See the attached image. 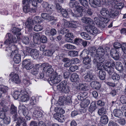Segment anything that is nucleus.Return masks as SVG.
Masks as SVG:
<instances>
[{
	"label": "nucleus",
	"instance_id": "nucleus-1",
	"mask_svg": "<svg viewBox=\"0 0 126 126\" xmlns=\"http://www.w3.org/2000/svg\"><path fill=\"white\" fill-rule=\"evenodd\" d=\"M16 36L17 37V40L15 36H13L10 33H7L6 35V37L8 38V39L6 40L4 42V43H1L0 44V47L1 48L2 46L5 47L7 45L9 46H11V45H13L11 44L15 43L17 41H19L22 40L24 36L20 32H19L16 34Z\"/></svg>",
	"mask_w": 126,
	"mask_h": 126
},
{
	"label": "nucleus",
	"instance_id": "nucleus-2",
	"mask_svg": "<svg viewBox=\"0 0 126 126\" xmlns=\"http://www.w3.org/2000/svg\"><path fill=\"white\" fill-rule=\"evenodd\" d=\"M5 51L9 53V55L12 56L14 55L13 61L16 63H19L21 61V55L18 53L16 46L14 45L6 47Z\"/></svg>",
	"mask_w": 126,
	"mask_h": 126
},
{
	"label": "nucleus",
	"instance_id": "nucleus-3",
	"mask_svg": "<svg viewBox=\"0 0 126 126\" xmlns=\"http://www.w3.org/2000/svg\"><path fill=\"white\" fill-rule=\"evenodd\" d=\"M40 19V17L36 16L34 18L33 20V21L32 18H29L26 21L25 24L26 27L28 29V31H30L32 30V25L34 22L35 23L40 22L41 21Z\"/></svg>",
	"mask_w": 126,
	"mask_h": 126
},
{
	"label": "nucleus",
	"instance_id": "nucleus-4",
	"mask_svg": "<svg viewBox=\"0 0 126 126\" xmlns=\"http://www.w3.org/2000/svg\"><path fill=\"white\" fill-rule=\"evenodd\" d=\"M41 66L43 67V71H45L46 76L48 77L55 74L54 70L52 68L51 65L47 63H43Z\"/></svg>",
	"mask_w": 126,
	"mask_h": 126
},
{
	"label": "nucleus",
	"instance_id": "nucleus-5",
	"mask_svg": "<svg viewBox=\"0 0 126 126\" xmlns=\"http://www.w3.org/2000/svg\"><path fill=\"white\" fill-rule=\"evenodd\" d=\"M58 104L59 105L58 107V111L60 114V116L57 117V118H55V119L57 120L58 121L61 122H62L63 121V109H62L63 105V97L61 96L59 98L58 102Z\"/></svg>",
	"mask_w": 126,
	"mask_h": 126
},
{
	"label": "nucleus",
	"instance_id": "nucleus-6",
	"mask_svg": "<svg viewBox=\"0 0 126 126\" xmlns=\"http://www.w3.org/2000/svg\"><path fill=\"white\" fill-rule=\"evenodd\" d=\"M94 56V58L93 61V63L94 64L97 66L98 69L101 70L104 68L103 65L100 63H102L105 60V58H103L101 57H99L95 54Z\"/></svg>",
	"mask_w": 126,
	"mask_h": 126
},
{
	"label": "nucleus",
	"instance_id": "nucleus-7",
	"mask_svg": "<svg viewBox=\"0 0 126 126\" xmlns=\"http://www.w3.org/2000/svg\"><path fill=\"white\" fill-rule=\"evenodd\" d=\"M21 95L19 97L20 101L22 102H25L28 101L29 99V96L28 93L25 89L21 90Z\"/></svg>",
	"mask_w": 126,
	"mask_h": 126
},
{
	"label": "nucleus",
	"instance_id": "nucleus-8",
	"mask_svg": "<svg viewBox=\"0 0 126 126\" xmlns=\"http://www.w3.org/2000/svg\"><path fill=\"white\" fill-rule=\"evenodd\" d=\"M62 76L60 75L58 76L56 73L51 75L50 78L51 84H57L62 79Z\"/></svg>",
	"mask_w": 126,
	"mask_h": 126
},
{
	"label": "nucleus",
	"instance_id": "nucleus-9",
	"mask_svg": "<svg viewBox=\"0 0 126 126\" xmlns=\"http://www.w3.org/2000/svg\"><path fill=\"white\" fill-rule=\"evenodd\" d=\"M32 0H23L22 3L23 4V10L24 12L26 13L30 11V9L29 4Z\"/></svg>",
	"mask_w": 126,
	"mask_h": 126
},
{
	"label": "nucleus",
	"instance_id": "nucleus-10",
	"mask_svg": "<svg viewBox=\"0 0 126 126\" xmlns=\"http://www.w3.org/2000/svg\"><path fill=\"white\" fill-rule=\"evenodd\" d=\"M9 80L16 83H19L20 82L19 77L18 74L14 73H12L9 75Z\"/></svg>",
	"mask_w": 126,
	"mask_h": 126
},
{
	"label": "nucleus",
	"instance_id": "nucleus-11",
	"mask_svg": "<svg viewBox=\"0 0 126 126\" xmlns=\"http://www.w3.org/2000/svg\"><path fill=\"white\" fill-rule=\"evenodd\" d=\"M96 55L104 58V56L106 55V51L102 46L99 47L96 51Z\"/></svg>",
	"mask_w": 126,
	"mask_h": 126
},
{
	"label": "nucleus",
	"instance_id": "nucleus-12",
	"mask_svg": "<svg viewBox=\"0 0 126 126\" xmlns=\"http://www.w3.org/2000/svg\"><path fill=\"white\" fill-rule=\"evenodd\" d=\"M22 64L27 70H30L33 66V65L29 60H25L22 62Z\"/></svg>",
	"mask_w": 126,
	"mask_h": 126
},
{
	"label": "nucleus",
	"instance_id": "nucleus-13",
	"mask_svg": "<svg viewBox=\"0 0 126 126\" xmlns=\"http://www.w3.org/2000/svg\"><path fill=\"white\" fill-rule=\"evenodd\" d=\"M110 55L114 59L118 60L119 55L118 52L115 48L111 49L110 52Z\"/></svg>",
	"mask_w": 126,
	"mask_h": 126
},
{
	"label": "nucleus",
	"instance_id": "nucleus-14",
	"mask_svg": "<svg viewBox=\"0 0 126 126\" xmlns=\"http://www.w3.org/2000/svg\"><path fill=\"white\" fill-rule=\"evenodd\" d=\"M87 32L93 35H95L98 32V29L94 26H90L86 29Z\"/></svg>",
	"mask_w": 126,
	"mask_h": 126
},
{
	"label": "nucleus",
	"instance_id": "nucleus-15",
	"mask_svg": "<svg viewBox=\"0 0 126 126\" xmlns=\"http://www.w3.org/2000/svg\"><path fill=\"white\" fill-rule=\"evenodd\" d=\"M95 76L90 72H87V75L85 76V81L89 82L91 80H94L95 79Z\"/></svg>",
	"mask_w": 126,
	"mask_h": 126
},
{
	"label": "nucleus",
	"instance_id": "nucleus-16",
	"mask_svg": "<svg viewBox=\"0 0 126 126\" xmlns=\"http://www.w3.org/2000/svg\"><path fill=\"white\" fill-rule=\"evenodd\" d=\"M89 4L92 7H96V6L100 7L101 5L100 0H89Z\"/></svg>",
	"mask_w": 126,
	"mask_h": 126
},
{
	"label": "nucleus",
	"instance_id": "nucleus-17",
	"mask_svg": "<svg viewBox=\"0 0 126 126\" xmlns=\"http://www.w3.org/2000/svg\"><path fill=\"white\" fill-rule=\"evenodd\" d=\"M81 20L82 22L88 24L90 26H92L94 23L93 20L91 18L88 17H82Z\"/></svg>",
	"mask_w": 126,
	"mask_h": 126
},
{
	"label": "nucleus",
	"instance_id": "nucleus-18",
	"mask_svg": "<svg viewBox=\"0 0 126 126\" xmlns=\"http://www.w3.org/2000/svg\"><path fill=\"white\" fill-rule=\"evenodd\" d=\"M101 19V16L99 17H95L94 18V21L99 27L104 28L105 27V24L102 23Z\"/></svg>",
	"mask_w": 126,
	"mask_h": 126
},
{
	"label": "nucleus",
	"instance_id": "nucleus-19",
	"mask_svg": "<svg viewBox=\"0 0 126 126\" xmlns=\"http://www.w3.org/2000/svg\"><path fill=\"white\" fill-rule=\"evenodd\" d=\"M119 15V12L118 10H112L110 12L109 16L112 18H117Z\"/></svg>",
	"mask_w": 126,
	"mask_h": 126
},
{
	"label": "nucleus",
	"instance_id": "nucleus-20",
	"mask_svg": "<svg viewBox=\"0 0 126 126\" xmlns=\"http://www.w3.org/2000/svg\"><path fill=\"white\" fill-rule=\"evenodd\" d=\"M41 16L44 19H47L49 21L53 20L54 19V17L53 16H50L48 14L45 13H42Z\"/></svg>",
	"mask_w": 126,
	"mask_h": 126
},
{
	"label": "nucleus",
	"instance_id": "nucleus-21",
	"mask_svg": "<svg viewBox=\"0 0 126 126\" xmlns=\"http://www.w3.org/2000/svg\"><path fill=\"white\" fill-rule=\"evenodd\" d=\"M0 105L3 111L7 112L9 110V108L7 106V104L5 101H2L0 103Z\"/></svg>",
	"mask_w": 126,
	"mask_h": 126
},
{
	"label": "nucleus",
	"instance_id": "nucleus-22",
	"mask_svg": "<svg viewBox=\"0 0 126 126\" xmlns=\"http://www.w3.org/2000/svg\"><path fill=\"white\" fill-rule=\"evenodd\" d=\"M30 54L32 57L34 59H37L39 56L38 51L36 49H32L30 52Z\"/></svg>",
	"mask_w": 126,
	"mask_h": 126
},
{
	"label": "nucleus",
	"instance_id": "nucleus-23",
	"mask_svg": "<svg viewBox=\"0 0 126 126\" xmlns=\"http://www.w3.org/2000/svg\"><path fill=\"white\" fill-rule=\"evenodd\" d=\"M79 79V75L77 73H73L70 77V80L72 82H75Z\"/></svg>",
	"mask_w": 126,
	"mask_h": 126
},
{
	"label": "nucleus",
	"instance_id": "nucleus-24",
	"mask_svg": "<svg viewBox=\"0 0 126 126\" xmlns=\"http://www.w3.org/2000/svg\"><path fill=\"white\" fill-rule=\"evenodd\" d=\"M113 113L115 117L118 118H120L123 114L122 111L118 109H114L113 111Z\"/></svg>",
	"mask_w": 126,
	"mask_h": 126
},
{
	"label": "nucleus",
	"instance_id": "nucleus-25",
	"mask_svg": "<svg viewBox=\"0 0 126 126\" xmlns=\"http://www.w3.org/2000/svg\"><path fill=\"white\" fill-rule=\"evenodd\" d=\"M100 12L101 15L104 16H107L109 15L110 12L108 11L107 9L105 8L101 9Z\"/></svg>",
	"mask_w": 126,
	"mask_h": 126
},
{
	"label": "nucleus",
	"instance_id": "nucleus-26",
	"mask_svg": "<svg viewBox=\"0 0 126 126\" xmlns=\"http://www.w3.org/2000/svg\"><path fill=\"white\" fill-rule=\"evenodd\" d=\"M42 64H36L35 65V67L33 68L32 69L31 71V73L33 75H36L38 73V71L39 70V68L40 67V66H41Z\"/></svg>",
	"mask_w": 126,
	"mask_h": 126
},
{
	"label": "nucleus",
	"instance_id": "nucleus-27",
	"mask_svg": "<svg viewBox=\"0 0 126 126\" xmlns=\"http://www.w3.org/2000/svg\"><path fill=\"white\" fill-rule=\"evenodd\" d=\"M96 108V107L95 102H93L91 104L89 108V110L91 113H92L95 111Z\"/></svg>",
	"mask_w": 126,
	"mask_h": 126
},
{
	"label": "nucleus",
	"instance_id": "nucleus-28",
	"mask_svg": "<svg viewBox=\"0 0 126 126\" xmlns=\"http://www.w3.org/2000/svg\"><path fill=\"white\" fill-rule=\"evenodd\" d=\"M108 121V118L106 115H103L101 117L100 122L102 124L104 125L107 124Z\"/></svg>",
	"mask_w": 126,
	"mask_h": 126
},
{
	"label": "nucleus",
	"instance_id": "nucleus-29",
	"mask_svg": "<svg viewBox=\"0 0 126 126\" xmlns=\"http://www.w3.org/2000/svg\"><path fill=\"white\" fill-rule=\"evenodd\" d=\"M42 115V113L40 111L35 110L33 112V116L36 118L41 117Z\"/></svg>",
	"mask_w": 126,
	"mask_h": 126
},
{
	"label": "nucleus",
	"instance_id": "nucleus-30",
	"mask_svg": "<svg viewBox=\"0 0 126 126\" xmlns=\"http://www.w3.org/2000/svg\"><path fill=\"white\" fill-rule=\"evenodd\" d=\"M71 98L70 97L64 95L63 96V104H68L71 102Z\"/></svg>",
	"mask_w": 126,
	"mask_h": 126
},
{
	"label": "nucleus",
	"instance_id": "nucleus-31",
	"mask_svg": "<svg viewBox=\"0 0 126 126\" xmlns=\"http://www.w3.org/2000/svg\"><path fill=\"white\" fill-rule=\"evenodd\" d=\"M88 55V52L87 50L84 49L81 52L79 56L81 57L83 59L87 57V56H89Z\"/></svg>",
	"mask_w": 126,
	"mask_h": 126
},
{
	"label": "nucleus",
	"instance_id": "nucleus-32",
	"mask_svg": "<svg viewBox=\"0 0 126 126\" xmlns=\"http://www.w3.org/2000/svg\"><path fill=\"white\" fill-rule=\"evenodd\" d=\"M63 62L65 63L64 66L65 67H68L71 65V61L68 58H63Z\"/></svg>",
	"mask_w": 126,
	"mask_h": 126
},
{
	"label": "nucleus",
	"instance_id": "nucleus-33",
	"mask_svg": "<svg viewBox=\"0 0 126 126\" xmlns=\"http://www.w3.org/2000/svg\"><path fill=\"white\" fill-rule=\"evenodd\" d=\"M80 34L81 37L85 39L89 40L91 39V37L88 33L85 32H81Z\"/></svg>",
	"mask_w": 126,
	"mask_h": 126
},
{
	"label": "nucleus",
	"instance_id": "nucleus-34",
	"mask_svg": "<svg viewBox=\"0 0 126 126\" xmlns=\"http://www.w3.org/2000/svg\"><path fill=\"white\" fill-rule=\"evenodd\" d=\"M17 122L20 123L21 124V126H26L27 124L26 123L25 119L24 118V117H20L18 119Z\"/></svg>",
	"mask_w": 126,
	"mask_h": 126
},
{
	"label": "nucleus",
	"instance_id": "nucleus-35",
	"mask_svg": "<svg viewBox=\"0 0 126 126\" xmlns=\"http://www.w3.org/2000/svg\"><path fill=\"white\" fill-rule=\"evenodd\" d=\"M100 70L99 72V78L102 80H104L105 79L106 73L105 72L102 70Z\"/></svg>",
	"mask_w": 126,
	"mask_h": 126
},
{
	"label": "nucleus",
	"instance_id": "nucleus-36",
	"mask_svg": "<svg viewBox=\"0 0 126 126\" xmlns=\"http://www.w3.org/2000/svg\"><path fill=\"white\" fill-rule=\"evenodd\" d=\"M115 68L118 71H121L123 69V66L122 63L120 62H116Z\"/></svg>",
	"mask_w": 126,
	"mask_h": 126
},
{
	"label": "nucleus",
	"instance_id": "nucleus-37",
	"mask_svg": "<svg viewBox=\"0 0 126 126\" xmlns=\"http://www.w3.org/2000/svg\"><path fill=\"white\" fill-rule=\"evenodd\" d=\"M107 112L106 109L103 107L99 109L98 111V114L100 116L106 114Z\"/></svg>",
	"mask_w": 126,
	"mask_h": 126
},
{
	"label": "nucleus",
	"instance_id": "nucleus-38",
	"mask_svg": "<svg viewBox=\"0 0 126 126\" xmlns=\"http://www.w3.org/2000/svg\"><path fill=\"white\" fill-rule=\"evenodd\" d=\"M105 69L110 75H111L113 74L114 73V68H111V67H106Z\"/></svg>",
	"mask_w": 126,
	"mask_h": 126
},
{
	"label": "nucleus",
	"instance_id": "nucleus-39",
	"mask_svg": "<svg viewBox=\"0 0 126 126\" xmlns=\"http://www.w3.org/2000/svg\"><path fill=\"white\" fill-rule=\"evenodd\" d=\"M21 91L19 92L17 90H15L13 93V95L15 99H17L18 98L19 96L21 95Z\"/></svg>",
	"mask_w": 126,
	"mask_h": 126
},
{
	"label": "nucleus",
	"instance_id": "nucleus-40",
	"mask_svg": "<svg viewBox=\"0 0 126 126\" xmlns=\"http://www.w3.org/2000/svg\"><path fill=\"white\" fill-rule=\"evenodd\" d=\"M86 93L85 92L83 93H80L78 94L77 97L78 99L80 100H84V97H85Z\"/></svg>",
	"mask_w": 126,
	"mask_h": 126
},
{
	"label": "nucleus",
	"instance_id": "nucleus-41",
	"mask_svg": "<svg viewBox=\"0 0 126 126\" xmlns=\"http://www.w3.org/2000/svg\"><path fill=\"white\" fill-rule=\"evenodd\" d=\"M112 78L114 81H118L120 79V76L118 74L116 73H114L112 77Z\"/></svg>",
	"mask_w": 126,
	"mask_h": 126
},
{
	"label": "nucleus",
	"instance_id": "nucleus-42",
	"mask_svg": "<svg viewBox=\"0 0 126 126\" xmlns=\"http://www.w3.org/2000/svg\"><path fill=\"white\" fill-rule=\"evenodd\" d=\"M80 4L86 8L88 9L89 8V6L88 2L87 0H84L81 1L79 2Z\"/></svg>",
	"mask_w": 126,
	"mask_h": 126
},
{
	"label": "nucleus",
	"instance_id": "nucleus-43",
	"mask_svg": "<svg viewBox=\"0 0 126 126\" xmlns=\"http://www.w3.org/2000/svg\"><path fill=\"white\" fill-rule=\"evenodd\" d=\"M67 83L66 81H63V92L67 93L69 92V90L68 86L66 85Z\"/></svg>",
	"mask_w": 126,
	"mask_h": 126
},
{
	"label": "nucleus",
	"instance_id": "nucleus-44",
	"mask_svg": "<svg viewBox=\"0 0 126 126\" xmlns=\"http://www.w3.org/2000/svg\"><path fill=\"white\" fill-rule=\"evenodd\" d=\"M70 27L73 28H76L79 26L78 22L77 21H72L70 23Z\"/></svg>",
	"mask_w": 126,
	"mask_h": 126
},
{
	"label": "nucleus",
	"instance_id": "nucleus-45",
	"mask_svg": "<svg viewBox=\"0 0 126 126\" xmlns=\"http://www.w3.org/2000/svg\"><path fill=\"white\" fill-rule=\"evenodd\" d=\"M69 55L72 57H74L78 56V52L77 51L75 50L70 51L68 52Z\"/></svg>",
	"mask_w": 126,
	"mask_h": 126
},
{
	"label": "nucleus",
	"instance_id": "nucleus-46",
	"mask_svg": "<svg viewBox=\"0 0 126 126\" xmlns=\"http://www.w3.org/2000/svg\"><path fill=\"white\" fill-rule=\"evenodd\" d=\"M90 103V101L89 99H85L82 102L81 105L84 108H85L87 107Z\"/></svg>",
	"mask_w": 126,
	"mask_h": 126
},
{
	"label": "nucleus",
	"instance_id": "nucleus-47",
	"mask_svg": "<svg viewBox=\"0 0 126 126\" xmlns=\"http://www.w3.org/2000/svg\"><path fill=\"white\" fill-rule=\"evenodd\" d=\"M26 77L25 76L23 80V82L24 84L26 86H28L31 84L29 80V79L28 77L26 78Z\"/></svg>",
	"mask_w": 126,
	"mask_h": 126
},
{
	"label": "nucleus",
	"instance_id": "nucleus-48",
	"mask_svg": "<svg viewBox=\"0 0 126 126\" xmlns=\"http://www.w3.org/2000/svg\"><path fill=\"white\" fill-rule=\"evenodd\" d=\"M43 29V26L37 24L34 26V30L36 32H38L41 31Z\"/></svg>",
	"mask_w": 126,
	"mask_h": 126
},
{
	"label": "nucleus",
	"instance_id": "nucleus-49",
	"mask_svg": "<svg viewBox=\"0 0 126 126\" xmlns=\"http://www.w3.org/2000/svg\"><path fill=\"white\" fill-rule=\"evenodd\" d=\"M10 111L11 113L12 114L17 113V108L13 105H11Z\"/></svg>",
	"mask_w": 126,
	"mask_h": 126
},
{
	"label": "nucleus",
	"instance_id": "nucleus-50",
	"mask_svg": "<svg viewBox=\"0 0 126 126\" xmlns=\"http://www.w3.org/2000/svg\"><path fill=\"white\" fill-rule=\"evenodd\" d=\"M70 14L74 17H77L80 16H81L80 15L79 13L76 11H74L73 12L71 11Z\"/></svg>",
	"mask_w": 126,
	"mask_h": 126
},
{
	"label": "nucleus",
	"instance_id": "nucleus-51",
	"mask_svg": "<svg viewBox=\"0 0 126 126\" xmlns=\"http://www.w3.org/2000/svg\"><path fill=\"white\" fill-rule=\"evenodd\" d=\"M38 101L36 100V98L34 96H32L30 100V104L32 105L36 104L37 102Z\"/></svg>",
	"mask_w": 126,
	"mask_h": 126
},
{
	"label": "nucleus",
	"instance_id": "nucleus-52",
	"mask_svg": "<svg viewBox=\"0 0 126 126\" xmlns=\"http://www.w3.org/2000/svg\"><path fill=\"white\" fill-rule=\"evenodd\" d=\"M8 89V87L3 85H0V91L3 93H5Z\"/></svg>",
	"mask_w": 126,
	"mask_h": 126
},
{
	"label": "nucleus",
	"instance_id": "nucleus-53",
	"mask_svg": "<svg viewBox=\"0 0 126 126\" xmlns=\"http://www.w3.org/2000/svg\"><path fill=\"white\" fill-rule=\"evenodd\" d=\"M116 122H117L121 125H125L126 123V121L125 119L123 118H122L119 119H117L115 120Z\"/></svg>",
	"mask_w": 126,
	"mask_h": 126
},
{
	"label": "nucleus",
	"instance_id": "nucleus-54",
	"mask_svg": "<svg viewBox=\"0 0 126 126\" xmlns=\"http://www.w3.org/2000/svg\"><path fill=\"white\" fill-rule=\"evenodd\" d=\"M54 52V50H47L46 51L45 54V55L48 56H50L52 55Z\"/></svg>",
	"mask_w": 126,
	"mask_h": 126
},
{
	"label": "nucleus",
	"instance_id": "nucleus-55",
	"mask_svg": "<svg viewBox=\"0 0 126 126\" xmlns=\"http://www.w3.org/2000/svg\"><path fill=\"white\" fill-rule=\"evenodd\" d=\"M76 1L75 0H70L69 4L70 7L74 8L76 6Z\"/></svg>",
	"mask_w": 126,
	"mask_h": 126
},
{
	"label": "nucleus",
	"instance_id": "nucleus-56",
	"mask_svg": "<svg viewBox=\"0 0 126 126\" xmlns=\"http://www.w3.org/2000/svg\"><path fill=\"white\" fill-rule=\"evenodd\" d=\"M82 41V39L77 38L75 39L74 42L76 44L78 45H80L81 44Z\"/></svg>",
	"mask_w": 126,
	"mask_h": 126
},
{
	"label": "nucleus",
	"instance_id": "nucleus-57",
	"mask_svg": "<svg viewBox=\"0 0 126 126\" xmlns=\"http://www.w3.org/2000/svg\"><path fill=\"white\" fill-rule=\"evenodd\" d=\"M21 29H19L17 28L16 27H13L12 30V32L14 33L17 34L19 32L21 31Z\"/></svg>",
	"mask_w": 126,
	"mask_h": 126
},
{
	"label": "nucleus",
	"instance_id": "nucleus-58",
	"mask_svg": "<svg viewBox=\"0 0 126 126\" xmlns=\"http://www.w3.org/2000/svg\"><path fill=\"white\" fill-rule=\"evenodd\" d=\"M4 123L8 124L10 122V118L9 117H6L3 120Z\"/></svg>",
	"mask_w": 126,
	"mask_h": 126
},
{
	"label": "nucleus",
	"instance_id": "nucleus-59",
	"mask_svg": "<svg viewBox=\"0 0 126 126\" xmlns=\"http://www.w3.org/2000/svg\"><path fill=\"white\" fill-rule=\"evenodd\" d=\"M83 59V63L91 62V57L89 56H87V57L84 58Z\"/></svg>",
	"mask_w": 126,
	"mask_h": 126
},
{
	"label": "nucleus",
	"instance_id": "nucleus-60",
	"mask_svg": "<svg viewBox=\"0 0 126 126\" xmlns=\"http://www.w3.org/2000/svg\"><path fill=\"white\" fill-rule=\"evenodd\" d=\"M86 84H80V88L84 91H86L87 89V86H86Z\"/></svg>",
	"mask_w": 126,
	"mask_h": 126
},
{
	"label": "nucleus",
	"instance_id": "nucleus-61",
	"mask_svg": "<svg viewBox=\"0 0 126 126\" xmlns=\"http://www.w3.org/2000/svg\"><path fill=\"white\" fill-rule=\"evenodd\" d=\"M124 4L123 3L120 2L118 3L115 6V7L117 9H120L123 7Z\"/></svg>",
	"mask_w": 126,
	"mask_h": 126
},
{
	"label": "nucleus",
	"instance_id": "nucleus-62",
	"mask_svg": "<svg viewBox=\"0 0 126 126\" xmlns=\"http://www.w3.org/2000/svg\"><path fill=\"white\" fill-rule=\"evenodd\" d=\"M70 23L68 21L63 19V26L66 28L70 27Z\"/></svg>",
	"mask_w": 126,
	"mask_h": 126
},
{
	"label": "nucleus",
	"instance_id": "nucleus-63",
	"mask_svg": "<svg viewBox=\"0 0 126 126\" xmlns=\"http://www.w3.org/2000/svg\"><path fill=\"white\" fill-rule=\"evenodd\" d=\"M64 47L67 49H74L76 48V47L74 46L68 44L64 45Z\"/></svg>",
	"mask_w": 126,
	"mask_h": 126
},
{
	"label": "nucleus",
	"instance_id": "nucleus-64",
	"mask_svg": "<svg viewBox=\"0 0 126 126\" xmlns=\"http://www.w3.org/2000/svg\"><path fill=\"white\" fill-rule=\"evenodd\" d=\"M120 101L123 104H126V97L124 95H122L120 98Z\"/></svg>",
	"mask_w": 126,
	"mask_h": 126
}]
</instances>
